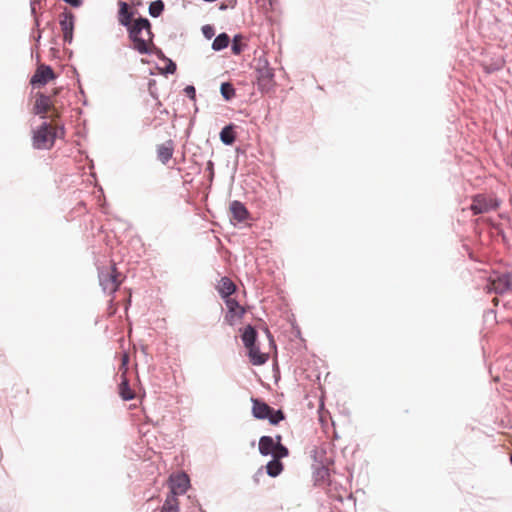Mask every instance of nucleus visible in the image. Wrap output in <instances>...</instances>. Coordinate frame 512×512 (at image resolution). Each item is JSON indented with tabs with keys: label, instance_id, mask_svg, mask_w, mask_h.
Instances as JSON below:
<instances>
[{
	"label": "nucleus",
	"instance_id": "nucleus-29",
	"mask_svg": "<svg viewBox=\"0 0 512 512\" xmlns=\"http://www.w3.org/2000/svg\"><path fill=\"white\" fill-rule=\"evenodd\" d=\"M128 362H129V356H128V354L125 353L122 355V363H121V368H120L121 370H123L122 373H124V374L126 373V370H127L126 366H127Z\"/></svg>",
	"mask_w": 512,
	"mask_h": 512
},
{
	"label": "nucleus",
	"instance_id": "nucleus-27",
	"mask_svg": "<svg viewBox=\"0 0 512 512\" xmlns=\"http://www.w3.org/2000/svg\"><path fill=\"white\" fill-rule=\"evenodd\" d=\"M243 37L242 35H235L232 41V52L235 55L241 54V52L244 50V44L242 43Z\"/></svg>",
	"mask_w": 512,
	"mask_h": 512
},
{
	"label": "nucleus",
	"instance_id": "nucleus-15",
	"mask_svg": "<svg viewBox=\"0 0 512 512\" xmlns=\"http://www.w3.org/2000/svg\"><path fill=\"white\" fill-rule=\"evenodd\" d=\"M229 210L232 214L233 219L238 222H243L249 218V212L243 203L240 201H233L230 204Z\"/></svg>",
	"mask_w": 512,
	"mask_h": 512
},
{
	"label": "nucleus",
	"instance_id": "nucleus-5",
	"mask_svg": "<svg viewBox=\"0 0 512 512\" xmlns=\"http://www.w3.org/2000/svg\"><path fill=\"white\" fill-rule=\"evenodd\" d=\"M99 281L105 292L110 294L117 291L122 279L115 265L102 269L99 273Z\"/></svg>",
	"mask_w": 512,
	"mask_h": 512
},
{
	"label": "nucleus",
	"instance_id": "nucleus-22",
	"mask_svg": "<svg viewBox=\"0 0 512 512\" xmlns=\"http://www.w3.org/2000/svg\"><path fill=\"white\" fill-rule=\"evenodd\" d=\"M220 139L226 145H232L235 142L236 134L234 131V126L232 124L225 126L221 130Z\"/></svg>",
	"mask_w": 512,
	"mask_h": 512
},
{
	"label": "nucleus",
	"instance_id": "nucleus-1",
	"mask_svg": "<svg viewBox=\"0 0 512 512\" xmlns=\"http://www.w3.org/2000/svg\"><path fill=\"white\" fill-rule=\"evenodd\" d=\"M129 38L131 39L133 49L140 54L151 52L153 45L150 22L146 18H139L129 27Z\"/></svg>",
	"mask_w": 512,
	"mask_h": 512
},
{
	"label": "nucleus",
	"instance_id": "nucleus-9",
	"mask_svg": "<svg viewBox=\"0 0 512 512\" xmlns=\"http://www.w3.org/2000/svg\"><path fill=\"white\" fill-rule=\"evenodd\" d=\"M225 304L227 313L224 320L228 325L234 326L236 322L244 316L246 311L234 298L225 299Z\"/></svg>",
	"mask_w": 512,
	"mask_h": 512
},
{
	"label": "nucleus",
	"instance_id": "nucleus-19",
	"mask_svg": "<svg viewBox=\"0 0 512 512\" xmlns=\"http://www.w3.org/2000/svg\"><path fill=\"white\" fill-rule=\"evenodd\" d=\"M119 395L125 401L132 400L135 397L134 391L130 388L127 378L122 373V380L119 384Z\"/></svg>",
	"mask_w": 512,
	"mask_h": 512
},
{
	"label": "nucleus",
	"instance_id": "nucleus-16",
	"mask_svg": "<svg viewBox=\"0 0 512 512\" xmlns=\"http://www.w3.org/2000/svg\"><path fill=\"white\" fill-rule=\"evenodd\" d=\"M247 349L250 362L253 365H262L267 361L268 355L262 353L256 344L248 347Z\"/></svg>",
	"mask_w": 512,
	"mask_h": 512
},
{
	"label": "nucleus",
	"instance_id": "nucleus-17",
	"mask_svg": "<svg viewBox=\"0 0 512 512\" xmlns=\"http://www.w3.org/2000/svg\"><path fill=\"white\" fill-rule=\"evenodd\" d=\"M119 6L118 21L121 25L129 28L133 24V13L129 10V5L126 2H120Z\"/></svg>",
	"mask_w": 512,
	"mask_h": 512
},
{
	"label": "nucleus",
	"instance_id": "nucleus-13",
	"mask_svg": "<svg viewBox=\"0 0 512 512\" xmlns=\"http://www.w3.org/2000/svg\"><path fill=\"white\" fill-rule=\"evenodd\" d=\"M216 289L225 300L231 298L230 296L236 291V285L230 278L222 277L216 285Z\"/></svg>",
	"mask_w": 512,
	"mask_h": 512
},
{
	"label": "nucleus",
	"instance_id": "nucleus-18",
	"mask_svg": "<svg viewBox=\"0 0 512 512\" xmlns=\"http://www.w3.org/2000/svg\"><path fill=\"white\" fill-rule=\"evenodd\" d=\"M276 443H274V439L270 436H262L259 439V452L263 456L273 455Z\"/></svg>",
	"mask_w": 512,
	"mask_h": 512
},
{
	"label": "nucleus",
	"instance_id": "nucleus-3",
	"mask_svg": "<svg viewBox=\"0 0 512 512\" xmlns=\"http://www.w3.org/2000/svg\"><path fill=\"white\" fill-rule=\"evenodd\" d=\"M252 404V413L257 419H268L272 425H276L284 419V413L281 410L275 411L268 404L259 399H252Z\"/></svg>",
	"mask_w": 512,
	"mask_h": 512
},
{
	"label": "nucleus",
	"instance_id": "nucleus-31",
	"mask_svg": "<svg viewBox=\"0 0 512 512\" xmlns=\"http://www.w3.org/2000/svg\"><path fill=\"white\" fill-rule=\"evenodd\" d=\"M185 92L187 93V95L189 97H191L192 99L195 98V88L193 86H187L185 88Z\"/></svg>",
	"mask_w": 512,
	"mask_h": 512
},
{
	"label": "nucleus",
	"instance_id": "nucleus-34",
	"mask_svg": "<svg viewBox=\"0 0 512 512\" xmlns=\"http://www.w3.org/2000/svg\"><path fill=\"white\" fill-rule=\"evenodd\" d=\"M498 302H499L498 298H497V297H495V298L493 299V304H494V306H497V305H498Z\"/></svg>",
	"mask_w": 512,
	"mask_h": 512
},
{
	"label": "nucleus",
	"instance_id": "nucleus-4",
	"mask_svg": "<svg viewBox=\"0 0 512 512\" xmlns=\"http://www.w3.org/2000/svg\"><path fill=\"white\" fill-rule=\"evenodd\" d=\"M500 206V201L492 195L477 194L472 197V204L470 210L474 215L487 213L492 210H497Z\"/></svg>",
	"mask_w": 512,
	"mask_h": 512
},
{
	"label": "nucleus",
	"instance_id": "nucleus-25",
	"mask_svg": "<svg viewBox=\"0 0 512 512\" xmlns=\"http://www.w3.org/2000/svg\"><path fill=\"white\" fill-rule=\"evenodd\" d=\"M220 91L226 100H231L235 96V89L231 83H222Z\"/></svg>",
	"mask_w": 512,
	"mask_h": 512
},
{
	"label": "nucleus",
	"instance_id": "nucleus-36",
	"mask_svg": "<svg viewBox=\"0 0 512 512\" xmlns=\"http://www.w3.org/2000/svg\"><path fill=\"white\" fill-rule=\"evenodd\" d=\"M58 92H59V89H58V88L54 89V91H53V96H55Z\"/></svg>",
	"mask_w": 512,
	"mask_h": 512
},
{
	"label": "nucleus",
	"instance_id": "nucleus-12",
	"mask_svg": "<svg viewBox=\"0 0 512 512\" xmlns=\"http://www.w3.org/2000/svg\"><path fill=\"white\" fill-rule=\"evenodd\" d=\"M175 145L172 140H167L166 142L157 146V158L162 164H167L168 161L172 158L174 153Z\"/></svg>",
	"mask_w": 512,
	"mask_h": 512
},
{
	"label": "nucleus",
	"instance_id": "nucleus-24",
	"mask_svg": "<svg viewBox=\"0 0 512 512\" xmlns=\"http://www.w3.org/2000/svg\"><path fill=\"white\" fill-rule=\"evenodd\" d=\"M230 42V38L226 33L219 34L212 43V48L215 51H220L226 47H228Z\"/></svg>",
	"mask_w": 512,
	"mask_h": 512
},
{
	"label": "nucleus",
	"instance_id": "nucleus-6",
	"mask_svg": "<svg viewBox=\"0 0 512 512\" xmlns=\"http://www.w3.org/2000/svg\"><path fill=\"white\" fill-rule=\"evenodd\" d=\"M257 85L261 91L268 92L274 86V73L267 60H259L256 68Z\"/></svg>",
	"mask_w": 512,
	"mask_h": 512
},
{
	"label": "nucleus",
	"instance_id": "nucleus-28",
	"mask_svg": "<svg viewBox=\"0 0 512 512\" xmlns=\"http://www.w3.org/2000/svg\"><path fill=\"white\" fill-rule=\"evenodd\" d=\"M289 455V450L282 443H276L272 457L278 460Z\"/></svg>",
	"mask_w": 512,
	"mask_h": 512
},
{
	"label": "nucleus",
	"instance_id": "nucleus-20",
	"mask_svg": "<svg viewBox=\"0 0 512 512\" xmlns=\"http://www.w3.org/2000/svg\"><path fill=\"white\" fill-rule=\"evenodd\" d=\"M266 472L270 477H277L280 475L284 469L283 463L275 458H272L271 461L267 463L265 466Z\"/></svg>",
	"mask_w": 512,
	"mask_h": 512
},
{
	"label": "nucleus",
	"instance_id": "nucleus-2",
	"mask_svg": "<svg viewBox=\"0 0 512 512\" xmlns=\"http://www.w3.org/2000/svg\"><path fill=\"white\" fill-rule=\"evenodd\" d=\"M63 134V127L43 123L33 132L32 145L36 149H51L55 143V139L62 137Z\"/></svg>",
	"mask_w": 512,
	"mask_h": 512
},
{
	"label": "nucleus",
	"instance_id": "nucleus-37",
	"mask_svg": "<svg viewBox=\"0 0 512 512\" xmlns=\"http://www.w3.org/2000/svg\"><path fill=\"white\" fill-rule=\"evenodd\" d=\"M257 474H262V469H259Z\"/></svg>",
	"mask_w": 512,
	"mask_h": 512
},
{
	"label": "nucleus",
	"instance_id": "nucleus-11",
	"mask_svg": "<svg viewBox=\"0 0 512 512\" xmlns=\"http://www.w3.org/2000/svg\"><path fill=\"white\" fill-rule=\"evenodd\" d=\"M55 78L56 75L53 69L48 65L41 64L37 67L34 75L30 80V83L33 86L42 87Z\"/></svg>",
	"mask_w": 512,
	"mask_h": 512
},
{
	"label": "nucleus",
	"instance_id": "nucleus-21",
	"mask_svg": "<svg viewBox=\"0 0 512 512\" xmlns=\"http://www.w3.org/2000/svg\"><path fill=\"white\" fill-rule=\"evenodd\" d=\"M241 337L245 347L248 348L256 344L257 332L252 326L248 325L245 327Z\"/></svg>",
	"mask_w": 512,
	"mask_h": 512
},
{
	"label": "nucleus",
	"instance_id": "nucleus-30",
	"mask_svg": "<svg viewBox=\"0 0 512 512\" xmlns=\"http://www.w3.org/2000/svg\"><path fill=\"white\" fill-rule=\"evenodd\" d=\"M203 33L207 38L212 37L213 35V28L211 26H204L203 27Z\"/></svg>",
	"mask_w": 512,
	"mask_h": 512
},
{
	"label": "nucleus",
	"instance_id": "nucleus-33",
	"mask_svg": "<svg viewBox=\"0 0 512 512\" xmlns=\"http://www.w3.org/2000/svg\"><path fill=\"white\" fill-rule=\"evenodd\" d=\"M273 439H274V443H281V441H282L281 435H276V437Z\"/></svg>",
	"mask_w": 512,
	"mask_h": 512
},
{
	"label": "nucleus",
	"instance_id": "nucleus-14",
	"mask_svg": "<svg viewBox=\"0 0 512 512\" xmlns=\"http://www.w3.org/2000/svg\"><path fill=\"white\" fill-rule=\"evenodd\" d=\"M60 27L64 40L70 42L72 40L74 28L73 15L70 13L63 14L60 19Z\"/></svg>",
	"mask_w": 512,
	"mask_h": 512
},
{
	"label": "nucleus",
	"instance_id": "nucleus-26",
	"mask_svg": "<svg viewBox=\"0 0 512 512\" xmlns=\"http://www.w3.org/2000/svg\"><path fill=\"white\" fill-rule=\"evenodd\" d=\"M164 10V3L161 0L154 1L149 6V13L152 17H158Z\"/></svg>",
	"mask_w": 512,
	"mask_h": 512
},
{
	"label": "nucleus",
	"instance_id": "nucleus-10",
	"mask_svg": "<svg viewBox=\"0 0 512 512\" xmlns=\"http://www.w3.org/2000/svg\"><path fill=\"white\" fill-rule=\"evenodd\" d=\"M189 487V478L185 473H178L171 475L169 478L170 494L168 496H175L184 494Z\"/></svg>",
	"mask_w": 512,
	"mask_h": 512
},
{
	"label": "nucleus",
	"instance_id": "nucleus-32",
	"mask_svg": "<svg viewBox=\"0 0 512 512\" xmlns=\"http://www.w3.org/2000/svg\"><path fill=\"white\" fill-rule=\"evenodd\" d=\"M176 71V64L172 61H170L169 65L166 68L167 73L173 74Z\"/></svg>",
	"mask_w": 512,
	"mask_h": 512
},
{
	"label": "nucleus",
	"instance_id": "nucleus-7",
	"mask_svg": "<svg viewBox=\"0 0 512 512\" xmlns=\"http://www.w3.org/2000/svg\"><path fill=\"white\" fill-rule=\"evenodd\" d=\"M512 281L508 274H494L489 277L484 290L487 293L503 294L510 291Z\"/></svg>",
	"mask_w": 512,
	"mask_h": 512
},
{
	"label": "nucleus",
	"instance_id": "nucleus-8",
	"mask_svg": "<svg viewBox=\"0 0 512 512\" xmlns=\"http://www.w3.org/2000/svg\"><path fill=\"white\" fill-rule=\"evenodd\" d=\"M34 111L36 114L51 113V116L55 118L60 116V113L56 107V101L53 100L52 96H47L43 93L37 94Z\"/></svg>",
	"mask_w": 512,
	"mask_h": 512
},
{
	"label": "nucleus",
	"instance_id": "nucleus-23",
	"mask_svg": "<svg viewBox=\"0 0 512 512\" xmlns=\"http://www.w3.org/2000/svg\"><path fill=\"white\" fill-rule=\"evenodd\" d=\"M160 512H179V501L175 496H167Z\"/></svg>",
	"mask_w": 512,
	"mask_h": 512
},
{
	"label": "nucleus",
	"instance_id": "nucleus-35",
	"mask_svg": "<svg viewBox=\"0 0 512 512\" xmlns=\"http://www.w3.org/2000/svg\"><path fill=\"white\" fill-rule=\"evenodd\" d=\"M208 169H213V163L211 161L208 162Z\"/></svg>",
	"mask_w": 512,
	"mask_h": 512
}]
</instances>
